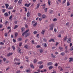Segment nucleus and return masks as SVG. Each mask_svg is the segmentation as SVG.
<instances>
[{
  "instance_id": "obj_1",
  "label": "nucleus",
  "mask_w": 73,
  "mask_h": 73,
  "mask_svg": "<svg viewBox=\"0 0 73 73\" xmlns=\"http://www.w3.org/2000/svg\"><path fill=\"white\" fill-rule=\"evenodd\" d=\"M29 31V29L27 30L24 33L22 34V36L25 35V37H26L29 35V33H27Z\"/></svg>"
},
{
  "instance_id": "obj_2",
  "label": "nucleus",
  "mask_w": 73,
  "mask_h": 73,
  "mask_svg": "<svg viewBox=\"0 0 73 73\" xmlns=\"http://www.w3.org/2000/svg\"><path fill=\"white\" fill-rule=\"evenodd\" d=\"M54 27V24H51L50 26V30L52 31V30H53V27Z\"/></svg>"
},
{
  "instance_id": "obj_3",
  "label": "nucleus",
  "mask_w": 73,
  "mask_h": 73,
  "mask_svg": "<svg viewBox=\"0 0 73 73\" xmlns=\"http://www.w3.org/2000/svg\"><path fill=\"white\" fill-rule=\"evenodd\" d=\"M25 7H29L30 5H31V3H29L28 4L27 3H26L25 5Z\"/></svg>"
},
{
  "instance_id": "obj_4",
  "label": "nucleus",
  "mask_w": 73,
  "mask_h": 73,
  "mask_svg": "<svg viewBox=\"0 0 73 73\" xmlns=\"http://www.w3.org/2000/svg\"><path fill=\"white\" fill-rule=\"evenodd\" d=\"M67 39V37H65L63 39V40L64 42L66 41V40Z\"/></svg>"
},
{
  "instance_id": "obj_5",
  "label": "nucleus",
  "mask_w": 73,
  "mask_h": 73,
  "mask_svg": "<svg viewBox=\"0 0 73 73\" xmlns=\"http://www.w3.org/2000/svg\"><path fill=\"white\" fill-rule=\"evenodd\" d=\"M40 3H39L37 5L36 9H38V8H39V7H40Z\"/></svg>"
},
{
  "instance_id": "obj_6",
  "label": "nucleus",
  "mask_w": 73,
  "mask_h": 73,
  "mask_svg": "<svg viewBox=\"0 0 73 73\" xmlns=\"http://www.w3.org/2000/svg\"><path fill=\"white\" fill-rule=\"evenodd\" d=\"M71 42V38H69V39H68L67 40V42L68 43H70V42Z\"/></svg>"
},
{
  "instance_id": "obj_7",
  "label": "nucleus",
  "mask_w": 73,
  "mask_h": 73,
  "mask_svg": "<svg viewBox=\"0 0 73 73\" xmlns=\"http://www.w3.org/2000/svg\"><path fill=\"white\" fill-rule=\"evenodd\" d=\"M27 17H29L30 16V12H28L27 14Z\"/></svg>"
},
{
  "instance_id": "obj_8",
  "label": "nucleus",
  "mask_w": 73,
  "mask_h": 73,
  "mask_svg": "<svg viewBox=\"0 0 73 73\" xmlns=\"http://www.w3.org/2000/svg\"><path fill=\"white\" fill-rule=\"evenodd\" d=\"M45 30H42L41 32V34H42V35H44V33H45Z\"/></svg>"
},
{
  "instance_id": "obj_9",
  "label": "nucleus",
  "mask_w": 73,
  "mask_h": 73,
  "mask_svg": "<svg viewBox=\"0 0 73 73\" xmlns=\"http://www.w3.org/2000/svg\"><path fill=\"white\" fill-rule=\"evenodd\" d=\"M22 3V0H19V1L18 2V3L19 4H21V3Z\"/></svg>"
},
{
  "instance_id": "obj_10",
  "label": "nucleus",
  "mask_w": 73,
  "mask_h": 73,
  "mask_svg": "<svg viewBox=\"0 0 73 73\" xmlns=\"http://www.w3.org/2000/svg\"><path fill=\"white\" fill-rule=\"evenodd\" d=\"M17 36H18V33H15V38L17 37Z\"/></svg>"
},
{
  "instance_id": "obj_11",
  "label": "nucleus",
  "mask_w": 73,
  "mask_h": 73,
  "mask_svg": "<svg viewBox=\"0 0 73 73\" xmlns=\"http://www.w3.org/2000/svg\"><path fill=\"white\" fill-rule=\"evenodd\" d=\"M13 54L12 53H9L7 55V56L8 57H9V56H11Z\"/></svg>"
},
{
  "instance_id": "obj_12",
  "label": "nucleus",
  "mask_w": 73,
  "mask_h": 73,
  "mask_svg": "<svg viewBox=\"0 0 73 73\" xmlns=\"http://www.w3.org/2000/svg\"><path fill=\"white\" fill-rule=\"evenodd\" d=\"M42 17L43 19L45 18V17H46V15H45V14H43L42 16Z\"/></svg>"
},
{
  "instance_id": "obj_13",
  "label": "nucleus",
  "mask_w": 73,
  "mask_h": 73,
  "mask_svg": "<svg viewBox=\"0 0 73 73\" xmlns=\"http://www.w3.org/2000/svg\"><path fill=\"white\" fill-rule=\"evenodd\" d=\"M70 60H69V62H71V61H73V58H69Z\"/></svg>"
},
{
  "instance_id": "obj_14",
  "label": "nucleus",
  "mask_w": 73,
  "mask_h": 73,
  "mask_svg": "<svg viewBox=\"0 0 73 73\" xmlns=\"http://www.w3.org/2000/svg\"><path fill=\"white\" fill-rule=\"evenodd\" d=\"M48 4L49 5H50V3L51 2L50 0H48Z\"/></svg>"
},
{
  "instance_id": "obj_15",
  "label": "nucleus",
  "mask_w": 73,
  "mask_h": 73,
  "mask_svg": "<svg viewBox=\"0 0 73 73\" xmlns=\"http://www.w3.org/2000/svg\"><path fill=\"white\" fill-rule=\"evenodd\" d=\"M5 5L6 6V8L8 9V7H9V5L8 4H5Z\"/></svg>"
},
{
  "instance_id": "obj_16",
  "label": "nucleus",
  "mask_w": 73,
  "mask_h": 73,
  "mask_svg": "<svg viewBox=\"0 0 73 73\" xmlns=\"http://www.w3.org/2000/svg\"><path fill=\"white\" fill-rule=\"evenodd\" d=\"M21 49H20V50H18V53H20L21 54V53H22L21 52Z\"/></svg>"
},
{
  "instance_id": "obj_17",
  "label": "nucleus",
  "mask_w": 73,
  "mask_h": 73,
  "mask_svg": "<svg viewBox=\"0 0 73 73\" xmlns=\"http://www.w3.org/2000/svg\"><path fill=\"white\" fill-rule=\"evenodd\" d=\"M37 72H34V73H39L40 72V70H37Z\"/></svg>"
},
{
  "instance_id": "obj_18",
  "label": "nucleus",
  "mask_w": 73,
  "mask_h": 73,
  "mask_svg": "<svg viewBox=\"0 0 73 73\" xmlns=\"http://www.w3.org/2000/svg\"><path fill=\"white\" fill-rule=\"evenodd\" d=\"M5 16H8V14L7 13H6L4 14Z\"/></svg>"
},
{
  "instance_id": "obj_19",
  "label": "nucleus",
  "mask_w": 73,
  "mask_h": 73,
  "mask_svg": "<svg viewBox=\"0 0 73 73\" xmlns=\"http://www.w3.org/2000/svg\"><path fill=\"white\" fill-rule=\"evenodd\" d=\"M53 66H51L48 67L49 70H51V69H53Z\"/></svg>"
},
{
  "instance_id": "obj_20",
  "label": "nucleus",
  "mask_w": 73,
  "mask_h": 73,
  "mask_svg": "<svg viewBox=\"0 0 73 73\" xmlns=\"http://www.w3.org/2000/svg\"><path fill=\"white\" fill-rule=\"evenodd\" d=\"M48 65H53V63L51 62H49L48 63Z\"/></svg>"
},
{
  "instance_id": "obj_21",
  "label": "nucleus",
  "mask_w": 73,
  "mask_h": 73,
  "mask_svg": "<svg viewBox=\"0 0 73 73\" xmlns=\"http://www.w3.org/2000/svg\"><path fill=\"white\" fill-rule=\"evenodd\" d=\"M43 63V62L42 61L39 62H38V64H40V65H41V64H42Z\"/></svg>"
},
{
  "instance_id": "obj_22",
  "label": "nucleus",
  "mask_w": 73,
  "mask_h": 73,
  "mask_svg": "<svg viewBox=\"0 0 73 73\" xmlns=\"http://www.w3.org/2000/svg\"><path fill=\"white\" fill-rule=\"evenodd\" d=\"M9 9H13V7L10 6L8 8Z\"/></svg>"
},
{
  "instance_id": "obj_23",
  "label": "nucleus",
  "mask_w": 73,
  "mask_h": 73,
  "mask_svg": "<svg viewBox=\"0 0 73 73\" xmlns=\"http://www.w3.org/2000/svg\"><path fill=\"white\" fill-rule=\"evenodd\" d=\"M61 55H62L63 56H64V55H65V53L64 52H62L61 54Z\"/></svg>"
},
{
  "instance_id": "obj_24",
  "label": "nucleus",
  "mask_w": 73,
  "mask_h": 73,
  "mask_svg": "<svg viewBox=\"0 0 73 73\" xmlns=\"http://www.w3.org/2000/svg\"><path fill=\"white\" fill-rule=\"evenodd\" d=\"M49 11H50L49 13H50V14H52V13H53V10H50Z\"/></svg>"
},
{
  "instance_id": "obj_25",
  "label": "nucleus",
  "mask_w": 73,
  "mask_h": 73,
  "mask_svg": "<svg viewBox=\"0 0 73 73\" xmlns=\"http://www.w3.org/2000/svg\"><path fill=\"white\" fill-rule=\"evenodd\" d=\"M18 27H19V26L17 25H15L14 28V29H16V28H18Z\"/></svg>"
},
{
  "instance_id": "obj_26",
  "label": "nucleus",
  "mask_w": 73,
  "mask_h": 73,
  "mask_svg": "<svg viewBox=\"0 0 73 73\" xmlns=\"http://www.w3.org/2000/svg\"><path fill=\"white\" fill-rule=\"evenodd\" d=\"M37 23L36 22L35 24L33 25V27H36V25H37Z\"/></svg>"
},
{
  "instance_id": "obj_27",
  "label": "nucleus",
  "mask_w": 73,
  "mask_h": 73,
  "mask_svg": "<svg viewBox=\"0 0 73 73\" xmlns=\"http://www.w3.org/2000/svg\"><path fill=\"white\" fill-rule=\"evenodd\" d=\"M70 5V3H69V2L68 1L67 3V6H69Z\"/></svg>"
},
{
  "instance_id": "obj_28",
  "label": "nucleus",
  "mask_w": 73,
  "mask_h": 73,
  "mask_svg": "<svg viewBox=\"0 0 73 73\" xmlns=\"http://www.w3.org/2000/svg\"><path fill=\"white\" fill-rule=\"evenodd\" d=\"M53 21H57V19L56 18H54L53 19Z\"/></svg>"
},
{
  "instance_id": "obj_29",
  "label": "nucleus",
  "mask_w": 73,
  "mask_h": 73,
  "mask_svg": "<svg viewBox=\"0 0 73 73\" xmlns=\"http://www.w3.org/2000/svg\"><path fill=\"white\" fill-rule=\"evenodd\" d=\"M30 66L31 68H34V66H33V65L32 64H30Z\"/></svg>"
},
{
  "instance_id": "obj_30",
  "label": "nucleus",
  "mask_w": 73,
  "mask_h": 73,
  "mask_svg": "<svg viewBox=\"0 0 73 73\" xmlns=\"http://www.w3.org/2000/svg\"><path fill=\"white\" fill-rule=\"evenodd\" d=\"M43 65H42L39 66V69H42V68H43Z\"/></svg>"
},
{
  "instance_id": "obj_31",
  "label": "nucleus",
  "mask_w": 73,
  "mask_h": 73,
  "mask_svg": "<svg viewBox=\"0 0 73 73\" xmlns=\"http://www.w3.org/2000/svg\"><path fill=\"white\" fill-rule=\"evenodd\" d=\"M66 0H63V1L62 2V4H64L66 2Z\"/></svg>"
},
{
  "instance_id": "obj_32",
  "label": "nucleus",
  "mask_w": 73,
  "mask_h": 73,
  "mask_svg": "<svg viewBox=\"0 0 73 73\" xmlns=\"http://www.w3.org/2000/svg\"><path fill=\"white\" fill-rule=\"evenodd\" d=\"M15 65H20V63H17V62H15Z\"/></svg>"
},
{
  "instance_id": "obj_33",
  "label": "nucleus",
  "mask_w": 73,
  "mask_h": 73,
  "mask_svg": "<svg viewBox=\"0 0 73 73\" xmlns=\"http://www.w3.org/2000/svg\"><path fill=\"white\" fill-rule=\"evenodd\" d=\"M12 49H13V50H15V46H12Z\"/></svg>"
},
{
  "instance_id": "obj_34",
  "label": "nucleus",
  "mask_w": 73,
  "mask_h": 73,
  "mask_svg": "<svg viewBox=\"0 0 73 73\" xmlns=\"http://www.w3.org/2000/svg\"><path fill=\"white\" fill-rule=\"evenodd\" d=\"M2 11L3 13H4V12H5V11H6V10H5V9H2Z\"/></svg>"
},
{
  "instance_id": "obj_35",
  "label": "nucleus",
  "mask_w": 73,
  "mask_h": 73,
  "mask_svg": "<svg viewBox=\"0 0 73 73\" xmlns=\"http://www.w3.org/2000/svg\"><path fill=\"white\" fill-rule=\"evenodd\" d=\"M38 16H39V17H41V13H38Z\"/></svg>"
},
{
  "instance_id": "obj_36",
  "label": "nucleus",
  "mask_w": 73,
  "mask_h": 73,
  "mask_svg": "<svg viewBox=\"0 0 73 73\" xmlns=\"http://www.w3.org/2000/svg\"><path fill=\"white\" fill-rule=\"evenodd\" d=\"M51 55L52 56V57H53V58H56V56H55L53 55V54L52 53L51 54Z\"/></svg>"
},
{
  "instance_id": "obj_37",
  "label": "nucleus",
  "mask_w": 73,
  "mask_h": 73,
  "mask_svg": "<svg viewBox=\"0 0 73 73\" xmlns=\"http://www.w3.org/2000/svg\"><path fill=\"white\" fill-rule=\"evenodd\" d=\"M47 10H48V8H46L44 9V11L45 12H47Z\"/></svg>"
},
{
  "instance_id": "obj_38",
  "label": "nucleus",
  "mask_w": 73,
  "mask_h": 73,
  "mask_svg": "<svg viewBox=\"0 0 73 73\" xmlns=\"http://www.w3.org/2000/svg\"><path fill=\"white\" fill-rule=\"evenodd\" d=\"M24 9H25V11L26 12H27V11H28V9H27L26 8V7H24Z\"/></svg>"
},
{
  "instance_id": "obj_39",
  "label": "nucleus",
  "mask_w": 73,
  "mask_h": 73,
  "mask_svg": "<svg viewBox=\"0 0 73 73\" xmlns=\"http://www.w3.org/2000/svg\"><path fill=\"white\" fill-rule=\"evenodd\" d=\"M33 33L34 35H36V34H37V32L36 31H34L33 32Z\"/></svg>"
},
{
  "instance_id": "obj_40",
  "label": "nucleus",
  "mask_w": 73,
  "mask_h": 73,
  "mask_svg": "<svg viewBox=\"0 0 73 73\" xmlns=\"http://www.w3.org/2000/svg\"><path fill=\"white\" fill-rule=\"evenodd\" d=\"M22 31L23 32L25 30V28L24 27H22L21 28Z\"/></svg>"
},
{
  "instance_id": "obj_41",
  "label": "nucleus",
  "mask_w": 73,
  "mask_h": 73,
  "mask_svg": "<svg viewBox=\"0 0 73 73\" xmlns=\"http://www.w3.org/2000/svg\"><path fill=\"white\" fill-rule=\"evenodd\" d=\"M37 62V60H36V59H35L34 60V62L35 64L36 62Z\"/></svg>"
},
{
  "instance_id": "obj_42",
  "label": "nucleus",
  "mask_w": 73,
  "mask_h": 73,
  "mask_svg": "<svg viewBox=\"0 0 73 73\" xmlns=\"http://www.w3.org/2000/svg\"><path fill=\"white\" fill-rule=\"evenodd\" d=\"M44 46L45 47V48H46L47 47V45L46 44V43H45L44 45Z\"/></svg>"
},
{
  "instance_id": "obj_43",
  "label": "nucleus",
  "mask_w": 73,
  "mask_h": 73,
  "mask_svg": "<svg viewBox=\"0 0 73 73\" xmlns=\"http://www.w3.org/2000/svg\"><path fill=\"white\" fill-rule=\"evenodd\" d=\"M4 44V43L3 42H0V45H3Z\"/></svg>"
},
{
  "instance_id": "obj_44",
  "label": "nucleus",
  "mask_w": 73,
  "mask_h": 73,
  "mask_svg": "<svg viewBox=\"0 0 73 73\" xmlns=\"http://www.w3.org/2000/svg\"><path fill=\"white\" fill-rule=\"evenodd\" d=\"M18 40L19 41H21V40H22V38H18Z\"/></svg>"
},
{
  "instance_id": "obj_45",
  "label": "nucleus",
  "mask_w": 73,
  "mask_h": 73,
  "mask_svg": "<svg viewBox=\"0 0 73 73\" xmlns=\"http://www.w3.org/2000/svg\"><path fill=\"white\" fill-rule=\"evenodd\" d=\"M43 41H45V42H47V40H46V39H45V38H43Z\"/></svg>"
},
{
  "instance_id": "obj_46",
  "label": "nucleus",
  "mask_w": 73,
  "mask_h": 73,
  "mask_svg": "<svg viewBox=\"0 0 73 73\" xmlns=\"http://www.w3.org/2000/svg\"><path fill=\"white\" fill-rule=\"evenodd\" d=\"M43 51V50L42 49H41L40 50V53H42Z\"/></svg>"
},
{
  "instance_id": "obj_47",
  "label": "nucleus",
  "mask_w": 73,
  "mask_h": 73,
  "mask_svg": "<svg viewBox=\"0 0 73 73\" xmlns=\"http://www.w3.org/2000/svg\"><path fill=\"white\" fill-rule=\"evenodd\" d=\"M59 49H60V50H62V47H59Z\"/></svg>"
},
{
  "instance_id": "obj_48",
  "label": "nucleus",
  "mask_w": 73,
  "mask_h": 73,
  "mask_svg": "<svg viewBox=\"0 0 73 73\" xmlns=\"http://www.w3.org/2000/svg\"><path fill=\"white\" fill-rule=\"evenodd\" d=\"M8 22L7 21H6L5 23V25H7V24H8Z\"/></svg>"
},
{
  "instance_id": "obj_49",
  "label": "nucleus",
  "mask_w": 73,
  "mask_h": 73,
  "mask_svg": "<svg viewBox=\"0 0 73 73\" xmlns=\"http://www.w3.org/2000/svg\"><path fill=\"white\" fill-rule=\"evenodd\" d=\"M24 48H26L27 49H28V45H26L25 46Z\"/></svg>"
},
{
  "instance_id": "obj_50",
  "label": "nucleus",
  "mask_w": 73,
  "mask_h": 73,
  "mask_svg": "<svg viewBox=\"0 0 73 73\" xmlns=\"http://www.w3.org/2000/svg\"><path fill=\"white\" fill-rule=\"evenodd\" d=\"M21 45H22V42H20L19 43V46H21Z\"/></svg>"
},
{
  "instance_id": "obj_51",
  "label": "nucleus",
  "mask_w": 73,
  "mask_h": 73,
  "mask_svg": "<svg viewBox=\"0 0 73 73\" xmlns=\"http://www.w3.org/2000/svg\"><path fill=\"white\" fill-rule=\"evenodd\" d=\"M51 73H56V71L55 70H53L52 72Z\"/></svg>"
},
{
  "instance_id": "obj_52",
  "label": "nucleus",
  "mask_w": 73,
  "mask_h": 73,
  "mask_svg": "<svg viewBox=\"0 0 73 73\" xmlns=\"http://www.w3.org/2000/svg\"><path fill=\"white\" fill-rule=\"evenodd\" d=\"M69 25V22H67L66 24V25L67 26L68 25Z\"/></svg>"
},
{
  "instance_id": "obj_53",
  "label": "nucleus",
  "mask_w": 73,
  "mask_h": 73,
  "mask_svg": "<svg viewBox=\"0 0 73 73\" xmlns=\"http://www.w3.org/2000/svg\"><path fill=\"white\" fill-rule=\"evenodd\" d=\"M3 27V25L0 24V28H1Z\"/></svg>"
},
{
  "instance_id": "obj_54",
  "label": "nucleus",
  "mask_w": 73,
  "mask_h": 73,
  "mask_svg": "<svg viewBox=\"0 0 73 73\" xmlns=\"http://www.w3.org/2000/svg\"><path fill=\"white\" fill-rule=\"evenodd\" d=\"M12 15H11L9 18V20H11V19H12Z\"/></svg>"
},
{
  "instance_id": "obj_55",
  "label": "nucleus",
  "mask_w": 73,
  "mask_h": 73,
  "mask_svg": "<svg viewBox=\"0 0 73 73\" xmlns=\"http://www.w3.org/2000/svg\"><path fill=\"white\" fill-rule=\"evenodd\" d=\"M70 50L71 51H72L73 50V46H72V47L70 49Z\"/></svg>"
},
{
  "instance_id": "obj_56",
  "label": "nucleus",
  "mask_w": 73,
  "mask_h": 73,
  "mask_svg": "<svg viewBox=\"0 0 73 73\" xmlns=\"http://www.w3.org/2000/svg\"><path fill=\"white\" fill-rule=\"evenodd\" d=\"M58 1L60 3H61V0H58Z\"/></svg>"
},
{
  "instance_id": "obj_57",
  "label": "nucleus",
  "mask_w": 73,
  "mask_h": 73,
  "mask_svg": "<svg viewBox=\"0 0 73 73\" xmlns=\"http://www.w3.org/2000/svg\"><path fill=\"white\" fill-rule=\"evenodd\" d=\"M21 71H20V70H19L17 71L16 73H21Z\"/></svg>"
},
{
  "instance_id": "obj_58",
  "label": "nucleus",
  "mask_w": 73,
  "mask_h": 73,
  "mask_svg": "<svg viewBox=\"0 0 73 73\" xmlns=\"http://www.w3.org/2000/svg\"><path fill=\"white\" fill-rule=\"evenodd\" d=\"M5 37H7V33H6L5 34Z\"/></svg>"
},
{
  "instance_id": "obj_59",
  "label": "nucleus",
  "mask_w": 73,
  "mask_h": 73,
  "mask_svg": "<svg viewBox=\"0 0 73 73\" xmlns=\"http://www.w3.org/2000/svg\"><path fill=\"white\" fill-rule=\"evenodd\" d=\"M51 41H52L53 42H54V39H51Z\"/></svg>"
},
{
  "instance_id": "obj_60",
  "label": "nucleus",
  "mask_w": 73,
  "mask_h": 73,
  "mask_svg": "<svg viewBox=\"0 0 73 73\" xmlns=\"http://www.w3.org/2000/svg\"><path fill=\"white\" fill-rule=\"evenodd\" d=\"M13 41L14 42H16V41L15 39H13Z\"/></svg>"
},
{
  "instance_id": "obj_61",
  "label": "nucleus",
  "mask_w": 73,
  "mask_h": 73,
  "mask_svg": "<svg viewBox=\"0 0 73 73\" xmlns=\"http://www.w3.org/2000/svg\"><path fill=\"white\" fill-rule=\"evenodd\" d=\"M25 25L26 28H28V26L27 25L25 24Z\"/></svg>"
},
{
  "instance_id": "obj_62",
  "label": "nucleus",
  "mask_w": 73,
  "mask_h": 73,
  "mask_svg": "<svg viewBox=\"0 0 73 73\" xmlns=\"http://www.w3.org/2000/svg\"><path fill=\"white\" fill-rule=\"evenodd\" d=\"M35 23V21H32V24H34V23Z\"/></svg>"
},
{
  "instance_id": "obj_63",
  "label": "nucleus",
  "mask_w": 73,
  "mask_h": 73,
  "mask_svg": "<svg viewBox=\"0 0 73 73\" xmlns=\"http://www.w3.org/2000/svg\"><path fill=\"white\" fill-rule=\"evenodd\" d=\"M32 44H34L35 42H34V40H32Z\"/></svg>"
},
{
  "instance_id": "obj_64",
  "label": "nucleus",
  "mask_w": 73,
  "mask_h": 73,
  "mask_svg": "<svg viewBox=\"0 0 73 73\" xmlns=\"http://www.w3.org/2000/svg\"><path fill=\"white\" fill-rule=\"evenodd\" d=\"M40 46L39 45H37L36 46V48H40Z\"/></svg>"
}]
</instances>
